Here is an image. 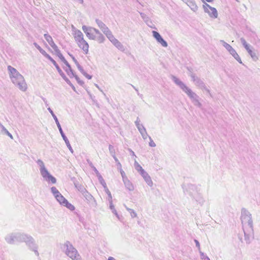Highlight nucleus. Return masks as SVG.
I'll list each match as a JSON object with an SVG mask.
<instances>
[{
	"label": "nucleus",
	"mask_w": 260,
	"mask_h": 260,
	"mask_svg": "<svg viewBox=\"0 0 260 260\" xmlns=\"http://www.w3.org/2000/svg\"><path fill=\"white\" fill-rule=\"evenodd\" d=\"M24 242L26 243V245L31 250L34 251L37 256L39 255V253L38 251V246L36 243L34 239L31 236L26 235Z\"/></svg>",
	"instance_id": "1a4fd4ad"
},
{
	"label": "nucleus",
	"mask_w": 260,
	"mask_h": 260,
	"mask_svg": "<svg viewBox=\"0 0 260 260\" xmlns=\"http://www.w3.org/2000/svg\"><path fill=\"white\" fill-rule=\"evenodd\" d=\"M62 251L72 260H82L77 249L69 241H66L60 247Z\"/></svg>",
	"instance_id": "f03ea898"
},
{
	"label": "nucleus",
	"mask_w": 260,
	"mask_h": 260,
	"mask_svg": "<svg viewBox=\"0 0 260 260\" xmlns=\"http://www.w3.org/2000/svg\"><path fill=\"white\" fill-rule=\"evenodd\" d=\"M241 220L243 229H248V228L253 229V221L251 214L248 210L244 208H243L241 210Z\"/></svg>",
	"instance_id": "423d86ee"
},
{
	"label": "nucleus",
	"mask_w": 260,
	"mask_h": 260,
	"mask_svg": "<svg viewBox=\"0 0 260 260\" xmlns=\"http://www.w3.org/2000/svg\"><path fill=\"white\" fill-rule=\"evenodd\" d=\"M93 171L94 172L97 174V176H99L100 174L99 171L97 170V169L94 167L93 168Z\"/></svg>",
	"instance_id": "69168bd1"
},
{
	"label": "nucleus",
	"mask_w": 260,
	"mask_h": 260,
	"mask_svg": "<svg viewBox=\"0 0 260 260\" xmlns=\"http://www.w3.org/2000/svg\"><path fill=\"white\" fill-rule=\"evenodd\" d=\"M152 32L153 37L156 39L158 43L160 44L161 46L164 47H167L168 46L167 42L165 40H164V39L157 31L153 30Z\"/></svg>",
	"instance_id": "4468645a"
},
{
	"label": "nucleus",
	"mask_w": 260,
	"mask_h": 260,
	"mask_svg": "<svg viewBox=\"0 0 260 260\" xmlns=\"http://www.w3.org/2000/svg\"><path fill=\"white\" fill-rule=\"evenodd\" d=\"M55 198L61 206L67 200L61 193L57 195V196L55 197Z\"/></svg>",
	"instance_id": "c85d7f7f"
},
{
	"label": "nucleus",
	"mask_w": 260,
	"mask_h": 260,
	"mask_svg": "<svg viewBox=\"0 0 260 260\" xmlns=\"http://www.w3.org/2000/svg\"><path fill=\"white\" fill-rule=\"evenodd\" d=\"M106 30L103 32L107 37L109 39L111 36H113L111 31L109 30V28H105Z\"/></svg>",
	"instance_id": "c03bdc74"
},
{
	"label": "nucleus",
	"mask_w": 260,
	"mask_h": 260,
	"mask_svg": "<svg viewBox=\"0 0 260 260\" xmlns=\"http://www.w3.org/2000/svg\"><path fill=\"white\" fill-rule=\"evenodd\" d=\"M171 78L174 83L178 85L190 99L191 102L199 98V96L191 89L188 87L183 82L174 75L171 76Z\"/></svg>",
	"instance_id": "7ed1b4c3"
},
{
	"label": "nucleus",
	"mask_w": 260,
	"mask_h": 260,
	"mask_svg": "<svg viewBox=\"0 0 260 260\" xmlns=\"http://www.w3.org/2000/svg\"><path fill=\"white\" fill-rule=\"evenodd\" d=\"M108 260H116V259L113 257L110 256L109 257Z\"/></svg>",
	"instance_id": "774afa93"
},
{
	"label": "nucleus",
	"mask_w": 260,
	"mask_h": 260,
	"mask_svg": "<svg viewBox=\"0 0 260 260\" xmlns=\"http://www.w3.org/2000/svg\"><path fill=\"white\" fill-rule=\"evenodd\" d=\"M189 76L191 78V80L197 87L202 90H205L209 93L210 96H212L210 90L206 87L205 83L200 77L196 76V75L193 73H191Z\"/></svg>",
	"instance_id": "6e6552de"
},
{
	"label": "nucleus",
	"mask_w": 260,
	"mask_h": 260,
	"mask_svg": "<svg viewBox=\"0 0 260 260\" xmlns=\"http://www.w3.org/2000/svg\"><path fill=\"white\" fill-rule=\"evenodd\" d=\"M0 135H6L8 136L11 139H13V136L9 131L5 127H3L0 130Z\"/></svg>",
	"instance_id": "473e14b6"
},
{
	"label": "nucleus",
	"mask_w": 260,
	"mask_h": 260,
	"mask_svg": "<svg viewBox=\"0 0 260 260\" xmlns=\"http://www.w3.org/2000/svg\"><path fill=\"white\" fill-rule=\"evenodd\" d=\"M104 189H105V191L106 192V193L108 195V199H107V200L111 201V200H112V195H111V193L110 191H109V190L107 188V187L106 188H104Z\"/></svg>",
	"instance_id": "de8ad7c7"
},
{
	"label": "nucleus",
	"mask_w": 260,
	"mask_h": 260,
	"mask_svg": "<svg viewBox=\"0 0 260 260\" xmlns=\"http://www.w3.org/2000/svg\"><path fill=\"white\" fill-rule=\"evenodd\" d=\"M252 47L250 45L248 47V48H246L245 49L248 52V54L250 55L253 61H256L258 60V56L256 55L255 52H253L252 50Z\"/></svg>",
	"instance_id": "4be33fe9"
},
{
	"label": "nucleus",
	"mask_w": 260,
	"mask_h": 260,
	"mask_svg": "<svg viewBox=\"0 0 260 260\" xmlns=\"http://www.w3.org/2000/svg\"><path fill=\"white\" fill-rule=\"evenodd\" d=\"M37 164L40 167V173L43 178L48 182H51L52 183L55 184L56 182V178L49 173L44 162L41 159H38L37 161Z\"/></svg>",
	"instance_id": "20e7f679"
},
{
	"label": "nucleus",
	"mask_w": 260,
	"mask_h": 260,
	"mask_svg": "<svg viewBox=\"0 0 260 260\" xmlns=\"http://www.w3.org/2000/svg\"><path fill=\"white\" fill-rule=\"evenodd\" d=\"M68 54L71 56V57L72 58V59H73V61L75 62V64L78 62L77 59L72 54H70V53H68Z\"/></svg>",
	"instance_id": "13d9d810"
},
{
	"label": "nucleus",
	"mask_w": 260,
	"mask_h": 260,
	"mask_svg": "<svg viewBox=\"0 0 260 260\" xmlns=\"http://www.w3.org/2000/svg\"><path fill=\"white\" fill-rule=\"evenodd\" d=\"M76 43L78 46L83 50L85 53L87 54L89 48V45L87 42L85 40H83Z\"/></svg>",
	"instance_id": "a211bd4d"
},
{
	"label": "nucleus",
	"mask_w": 260,
	"mask_h": 260,
	"mask_svg": "<svg viewBox=\"0 0 260 260\" xmlns=\"http://www.w3.org/2000/svg\"><path fill=\"white\" fill-rule=\"evenodd\" d=\"M83 75L88 79H91L92 78V76L88 75L86 72H85Z\"/></svg>",
	"instance_id": "052dcab7"
},
{
	"label": "nucleus",
	"mask_w": 260,
	"mask_h": 260,
	"mask_svg": "<svg viewBox=\"0 0 260 260\" xmlns=\"http://www.w3.org/2000/svg\"><path fill=\"white\" fill-rule=\"evenodd\" d=\"M87 161H88V163L89 166L91 168H93L94 167V166L93 165L91 161H90L89 160H87Z\"/></svg>",
	"instance_id": "338daca9"
},
{
	"label": "nucleus",
	"mask_w": 260,
	"mask_h": 260,
	"mask_svg": "<svg viewBox=\"0 0 260 260\" xmlns=\"http://www.w3.org/2000/svg\"><path fill=\"white\" fill-rule=\"evenodd\" d=\"M220 42L222 43V45L230 53L234 49L230 44L225 42L224 41L220 40Z\"/></svg>",
	"instance_id": "2f4dec72"
},
{
	"label": "nucleus",
	"mask_w": 260,
	"mask_h": 260,
	"mask_svg": "<svg viewBox=\"0 0 260 260\" xmlns=\"http://www.w3.org/2000/svg\"><path fill=\"white\" fill-rule=\"evenodd\" d=\"M62 61L66 65L67 68H63V69L67 72L68 76H70V78H72L75 74H74L73 70L71 68L70 64L67 61L66 59L64 60H62Z\"/></svg>",
	"instance_id": "f3484780"
},
{
	"label": "nucleus",
	"mask_w": 260,
	"mask_h": 260,
	"mask_svg": "<svg viewBox=\"0 0 260 260\" xmlns=\"http://www.w3.org/2000/svg\"><path fill=\"white\" fill-rule=\"evenodd\" d=\"M105 39L104 36L98 29V32H96V35L94 40L97 41L99 43H102L105 41Z\"/></svg>",
	"instance_id": "a878e982"
},
{
	"label": "nucleus",
	"mask_w": 260,
	"mask_h": 260,
	"mask_svg": "<svg viewBox=\"0 0 260 260\" xmlns=\"http://www.w3.org/2000/svg\"><path fill=\"white\" fill-rule=\"evenodd\" d=\"M106 30L103 32L107 37L109 39L111 36H113L111 31L109 30V28H105Z\"/></svg>",
	"instance_id": "a18cd8bd"
},
{
	"label": "nucleus",
	"mask_w": 260,
	"mask_h": 260,
	"mask_svg": "<svg viewBox=\"0 0 260 260\" xmlns=\"http://www.w3.org/2000/svg\"><path fill=\"white\" fill-rule=\"evenodd\" d=\"M44 36V38L46 39V40L47 41V42L49 43V44L51 46V47L54 49L56 55L60 59V60L61 61L63 60H64L65 58L63 57L62 54L61 53L60 50L58 48V47L54 43L52 37L49 35H48L47 34H45Z\"/></svg>",
	"instance_id": "9d476101"
},
{
	"label": "nucleus",
	"mask_w": 260,
	"mask_h": 260,
	"mask_svg": "<svg viewBox=\"0 0 260 260\" xmlns=\"http://www.w3.org/2000/svg\"><path fill=\"white\" fill-rule=\"evenodd\" d=\"M144 21L146 24L150 27L154 29H156L155 27V22L153 21L150 17H143Z\"/></svg>",
	"instance_id": "b1692460"
},
{
	"label": "nucleus",
	"mask_w": 260,
	"mask_h": 260,
	"mask_svg": "<svg viewBox=\"0 0 260 260\" xmlns=\"http://www.w3.org/2000/svg\"><path fill=\"white\" fill-rule=\"evenodd\" d=\"M120 174H121V175L122 176V180H124V178H127L125 176L124 172L121 169H120Z\"/></svg>",
	"instance_id": "bf43d9fd"
},
{
	"label": "nucleus",
	"mask_w": 260,
	"mask_h": 260,
	"mask_svg": "<svg viewBox=\"0 0 260 260\" xmlns=\"http://www.w3.org/2000/svg\"><path fill=\"white\" fill-rule=\"evenodd\" d=\"M111 211H112V213H114V214L116 216V217H117L118 218H119V216H118V213H117V211H116V209H113V210H111Z\"/></svg>",
	"instance_id": "680f3d73"
},
{
	"label": "nucleus",
	"mask_w": 260,
	"mask_h": 260,
	"mask_svg": "<svg viewBox=\"0 0 260 260\" xmlns=\"http://www.w3.org/2000/svg\"><path fill=\"white\" fill-rule=\"evenodd\" d=\"M82 30L89 39L94 40L95 37L96 32H98L97 29L92 27L83 25L82 26Z\"/></svg>",
	"instance_id": "9b49d317"
},
{
	"label": "nucleus",
	"mask_w": 260,
	"mask_h": 260,
	"mask_svg": "<svg viewBox=\"0 0 260 260\" xmlns=\"http://www.w3.org/2000/svg\"><path fill=\"white\" fill-rule=\"evenodd\" d=\"M140 119H139V117H137V120H136V121H135V124H136V126H137V128H138V127H141V126H142V125H143V124H140Z\"/></svg>",
	"instance_id": "864d4df0"
},
{
	"label": "nucleus",
	"mask_w": 260,
	"mask_h": 260,
	"mask_svg": "<svg viewBox=\"0 0 260 260\" xmlns=\"http://www.w3.org/2000/svg\"><path fill=\"white\" fill-rule=\"evenodd\" d=\"M34 45L39 50V51L42 49V48L37 43H34Z\"/></svg>",
	"instance_id": "0e129e2a"
},
{
	"label": "nucleus",
	"mask_w": 260,
	"mask_h": 260,
	"mask_svg": "<svg viewBox=\"0 0 260 260\" xmlns=\"http://www.w3.org/2000/svg\"><path fill=\"white\" fill-rule=\"evenodd\" d=\"M194 242L196 243V246L198 248L199 251H201L200 245L199 242L197 240L195 239Z\"/></svg>",
	"instance_id": "4d7b16f0"
},
{
	"label": "nucleus",
	"mask_w": 260,
	"mask_h": 260,
	"mask_svg": "<svg viewBox=\"0 0 260 260\" xmlns=\"http://www.w3.org/2000/svg\"><path fill=\"white\" fill-rule=\"evenodd\" d=\"M183 1L185 2L193 11L196 12L198 10V6L194 0H183Z\"/></svg>",
	"instance_id": "aec40b11"
},
{
	"label": "nucleus",
	"mask_w": 260,
	"mask_h": 260,
	"mask_svg": "<svg viewBox=\"0 0 260 260\" xmlns=\"http://www.w3.org/2000/svg\"><path fill=\"white\" fill-rule=\"evenodd\" d=\"M50 60L52 62V63L54 64V66H55V68L56 69V70H57L58 73L59 74V75L62 77V76H63L64 75H65L63 72L62 71V70L60 69V68H59V66L58 65V64L56 63V62L52 58H51V59H50Z\"/></svg>",
	"instance_id": "c756f323"
},
{
	"label": "nucleus",
	"mask_w": 260,
	"mask_h": 260,
	"mask_svg": "<svg viewBox=\"0 0 260 260\" xmlns=\"http://www.w3.org/2000/svg\"><path fill=\"white\" fill-rule=\"evenodd\" d=\"M140 174L149 186H152L153 185V182L151 177L145 171H142Z\"/></svg>",
	"instance_id": "6ab92c4d"
},
{
	"label": "nucleus",
	"mask_w": 260,
	"mask_h": 260,
	"mask_svg": "<svg viewBox=\"0 0 260 260\" xmlns=\"http://www.w3.org/2000/svg\"><path fill=\"white\" fill-rule=\"evenodd\" d=\"M123 183L125 185V187L129 191H133L134 189V187L131 182L127 178H124L123 180Z\"/></svg>",
	"instance_id": "393cba45"
},
{
	"label": "nucleus",
	"mask_w": 260,
	"mask_h": 260,
	"mask_svg": "<svg viewBox=\"0 0 260 260\" xmlns=\"http://www.w3.org/2000/svg\"><path fill=\"white\" fill-rule=\"evenodd\" d=\"M98 179H99V180L100 183L102 184V185L103 186V187L104 188H106L107 187L106 183L104 179H103V178L102 177V176L101 175H99V176H98Z\"/></svg>",
	"instance_id": "ea45409f"
},
{
	"label": "nucleus",
	"mask_w": 260,
	"mask_h": 260,
	"mask_svg": "<svg viewBox=\"0 0 260 260\" xmlns=\"http://www.w3.org/2000/svg\"><path fill=\"white\" fill-rule=\"evenodd\" d=\"M124 206L126 210L129 213L132 218H135L137 216V213L133 209L128 208L125 205Z\"/></svg>",
	"instance_id": "e433bc0d"
},
{
	"label": "nucleus",
	"mask_w": 260,
	"mask_h": 260,
	"mask_svg": "<svg viewBox=\"0 0 260 260\" xmlns=\"http://www.w3.org/2000/svg\"><path fill=\"white\" fill-rule=\"evenodd\" d=\"M47 109L49 111V112L50 113L51 115L52 116L53 119H54V120L55 121V123H56V125L57 126V127H58V128L59 129V132L60 133V135H61L62 139L64 141L67 146L69 148V149L70 151V152L72 153H73L74 150H73L71 145H70V142H69L68 139L66 136L65 134H64V133H63V132L62 131V128L61 127V125H60V123L59 122V121H58L56 116L54 114L53 111L51 110V109L50 107H48L47 108Z\"/></svg>",
	"instance_id": "0eeeda50"
},
{
	"label": "nucleus",
	"mask_w": 260,
	"mask_h": 260,
	"mask_svg": "<svg viewBox=\"0 0 260 260\" xmlns=\"http://www.w3.org/2000/svg\"><path fill=\"white\" fill-rule=\"evenodd\" d=\"M73 77H75V79L76 80L77 82L79 84H80V85H83L84 84V82L81 80L77 75H75Z\"/></svg>",
	"instance_id": "8fccbe9b"
},
{
	"label": "nucleus",
	"mask_w": 260,
	"mask_h": 260,
	"mask_svg": "<svg viewBox=\"0 0 260 260\" xmlns=\"http://www.w3.org/2000/svg\"><path fill=\"white\" fill-rule=\"evenodd\" d=\"M64 80V81L67 82V83L68 84H69L71 87V88H72V89L76 92V88L73 85V84L71 82V81H70V80L66 77V76L65 75H64L63 76H62V77H61Z\"/></svg>",
	"instance_id": "c9c22d12"
},
{
	"label": "nucleus",
	"mask_w": 260,
	"mask_h": 260,
	"mask_svg": "<svg viewBox=\"0 0 260 260\" xmlns=\"http://www.w3.org/2000/svg\"><path fill=\"white\" fill-rule=\"evenodd\" d=\"M51 191L54 196V197H56L57 195L60 193V192L55 186H53L51 188Z\"/></svg>",
	"instance_id": "4c0bfd02"
},
{
	"label": "nucleus",
	"mask_w": 260,
	"mask_h": 260,
	"mask_svg": "<svg viewBox=\"0 0 260 260\" xmlns=\"http://www.w3.org/2000/svg\"><path fill=\"white\" fill-rule=\"evenodd\" d=\"M240 41L242 44L243 45V47L245 48V49L246 48H248V47L250 46V45L246 42V40L243 38H241L240 39Z\"/></svg>",
	"instance_id": "37998d69"
},
{
	"label": "nucleus",
	"mask_w": 260,
	"mask_h": 260,
	"mask_svg": "<svg viewBox=\"0 0 260 260\" xmlns=\"http://www.w3.org/2000/svg\"><path fill=\"white\" fill-rule=\"evenodd\" d=\"M203 7L204 9V11L208 13L210 16H212V15H213V16H217V11L215 8L211 7L210 6H209L208 4L206 3H205V4L203 5Z\"/></svg>",
	"instance_id": "2eb2a0df"
},
{
	"label": "nucleus",
	"mask_w": 260,
	"mask_h": 260,
	"mask_svg": "<svg viewBox=\"0 0 260 260\" xmlns=\"http://www.w3.org/2000/svg\"><path fill=\"white\" fill-rule=\"evenodd\" d=\"M75 186H76V188L78 189V190L79 191H80L82 193V194H83V191H82V190L83 189H85V188L83 186H82L81 185L77 186V185H76Z\"/></svg>",
	"instance_id": "6e6d98bb"
},
{
	"label": "nucleus",
	"mask_w": 260,
	"mask_h": 260,
	"mask_svg": "<svg viewBox=\"0 0 260 260\" xmlns=\"http://www.w3.org/2000/svg\"><path fill=\"white\" fill-rule=\"evenodd\" d=\"M82 191H83L82 195L87 200V202L92 206L95 207L96 203L93 196L86 189H83Z\"/></svg>",
	"instance_id": "f8f14e48"
},
{
	"label": "nucleus",
	"mask_w": 260,
	"mask_h": 260,
	"mask_svg": "<svg viewBox=\"0 0 260 260\" xmlns=\"http://www.w3.org/2000/svg\"><path fill=\"white\" fill-rule=\"evenodd\" d=\"M184 191H186L189 194L190 196L192 197L193 195L198 192V190L197 187L191 184H188L187 186V188L185 189Z\"/></svg>",
	"instance_id": "dca6fc26"
},
{
	"label": "nucleus",
	"mask_w": 260,
	"mask_h": 260,
	"mask_svg": "<svg viewBox=\"0 0 260 260\" xmlns=\"http://www.w3.org/2000/svg\"><path fill=\"white\" fill-rule=\"evenodd\" d=\"M199 252L200 254V256H201V259H204V260H210V258L208 257V256H207L206 254H205L204 253H203L201 251H200Z\"/></svg>",
	"instance_id": "09e8293b"
},
{
	"label": "nucleus",
	"mask_w": 260,
	"mask_h": 260,
	"mask_svg": "<svg viewBox=\"0 0 260 260\" xmlns=\"http://www.w3.org/2000/svg\"><path fill=\"white\" fill-rule=\"evenodd\" d=\"M26 235L24 233H12L6 236L5 240L10 244H15L24 242Z\"/></svg>",
	"instance_id": "39448f33"
},
{
	"label": "nucleus",
	"mask_w": 260,
	"mask_h": 260,
	"mask_svg": "<svg viewBox=\"0 0 260 260\" xmlns=\"http://www.w3.org/2000/svg\"><path fill=\"white\" fill-rule=\"evenodd\" d=\"M74 38L76 42L84 40L82 32L79 30L75 31Z\"/></svg>",
	"instance_id": "5701e85b"
},
{
	"label": "nucleus",
	"mask_w": 260,
	"mask_h": 260,
	"mask_svg": "<svg viewBox=\"0 0 260 260\" xmlns=\"http://www.w3.org/2000/svg\"><path fill=\"white\" fill-rule=\"evenodd\" d=\"M62 206L67 207L71 211H74L75 209V207L72 204L70 203L68 200H67Z\"/></svg>",
	"instance_id": "f704fd0d"
},
{
	"label": "nucleus",
	"mask_w": 260,
	"mask_h": 260,
	"mask_svg": "<svg viewBox=\"0 0 260 260\" xmlns=\"http://www.w3.org/2000/svg\"><path fill=\"white\" fill-rule=\"evenodd\" d=\"M76 65L77 66L78 70L80 71V72L83 74L85 72L84 71V69H83V68L80 65V64L79 63V62H77V63H76Z\"/></svg>",
	"instance_id": "3c124183"
},
{
	"label": "nucleus",
	"mask_w": 260,
	"mask_h": 260,
	"mask_svg": "<svg viewBox=\"0 0 260 260\" xmlns=\"http://www.w3.org/2000/svg\"><path fill=\"white\" fill-rule=\"evenodd\" d=\"M96 22L98 25L99 27L102 29L103 32H104L105 30H106L105 28H108L103 22H102L98 19H96Z\"/></svg>",
	"instance_id": "72a5a7b5"
},
{
	"label": "nucleus",
	"mask_w": 260,
	"mask_h": 260,
	"mask_svg": "<svg viewBox=\"0 0 260 260\" xmlns=\"http://www.w3.org/2000/svg\"><path fill=\"white\" fill-rule=\"evenodd\" d=\"M137 128L138 129L143 139L146 140L149 136L148 135L144 126L142 125L141 127H138Z\"/></svg>",
	"instance_id": "bb28decb"
},
{
	"label": "nucleus",
	"mask_w": 260,
	"mask_h": 260,
	"mask_svg": "<svg viewBox=\"0 0 260 260\" xmlns=\"http://www.w3.org/2000/svg\"><path fill=\"white\" fill-rule=\"evenodd\" d=\"M8 70L12 83L20 90L25 91L27 86L23 76L11 66H8Z\"/></svg>",
	"instance_id": "f257e3e1"
},
{
	"label": "nucleus",
	"mask_w": 260,
	"mask_h": 260,
	"mask_svg": "<svg viewBox=\"0 0 260 260\" xmlns=\"http://www.w3.org/2000/svg\"><path fill=\"white\" fill-rule=\"evenodd\" d=\"M40 52L45 57H46L47 58H48L49 60L51 59V57L50 55H49L47 52L43 50L42 48L39 50Z\"/></svg>",
	"instance_id": "79ce46f5"
},
{
	"label": "nucleus",
	"mask_w": 260,
	"mask_h": 260,
	"mask_svg": "<svg viewBox=\"0 0 260 260\" xmlns=\"http://www.w3.org/2000/svg\"><path fill=\"white\" fill-rule=\"evenodd\" d=\"M230 54L233 56V57L240 64H243L242 61L241 59L238 54L237 53L236 51L234 49Z\"/></svg>",
	"instance_id": "7c9ffc66"
},
{
	"label": "nucleus",
	"mask_w": 260,
	"mask_h": 260,
	"mask_svg": "<svg viewBox=\"0 0 260 260\" xmlns=\"http://www.w3.org/2000/svg\"><path fill=\"white\" fill-rule=\"evenodd\" d=\"M148 137H149V140H150V142L149 143V145L150 146V147H154L156 146V144L155 143L153 142V141L152 140V139H151V138L150 137V136H148Z\"/></svg>",
	"instance_id": "603ef678"
},
{
	"label": "nucleus",
	"mask_w": 260,
	"mask_h": 260,
	"mask_svg": "<svg viewBox=\"0 0 260 260\" xmlns=\"http://www.w3.org/2000/svg\"><path fill=\"white\" fill-rule=\"evenodd\" d=\"M245 240L247 244L251 242V239L253 238V229L248 228V229H243Z\"/></svg>",
	"instance_id": "ddd939ff"
},
{
	"label": "nucleus",
	"mask_w": 260,
	"mask_h": 260,
	"mask_svg": "<svg viewBox=\"0 0 260 260\" xmlns=\"http://www.w3.org/2000/svg\"><path fill=\"white\" fill-rule=\"evenodd\" d=\"M109 149L110 153L112 156L115 155V149L112 145H109Z\"/></svg>",
	"instance_id": "49530a36"
},
{
	"label": "nucleus",
	"mask_w": 260,
	"mask_h": 260,
	"mask_svg": "<svg viewBox=\"0 0 260 260\" xmlns=\"http://www.w3.org/2000/svg\"><path fill=\"white\" fill-rule=\"evenodd\" d=\"M108 201L109 203L110 209L111 210H113V209H115L114 206L113 205V204L112 203V200H111V201L110 200H108Z\"/></svg>",
	"instance_id": "5fc2aeb1"
},
{
	"label": "nucleus",
	"mask_w": 260,
	"mask_h": 260,
	"mask_svg": "<svg viewBox=\"0 0 260 260\" xmlns=\"http://www.w3.org/2000/svg\"><path fill=\"white\" fill-rule=\"evenodd\" d=\"M112 44L120 51H124V47L117 39L114 40V42L112 43Z\"/></svg>",
	"instance_id": "cd10ccee"
},
{
	"label": "nucleus",
	"mask_w": 260,
	"mask_h": 260,
	"mask_svg": "<svg viewBox=\"0 0 260 260\" xmlns=\"http://www.w3.org/2000/svg\"><path fill=\"white\" fill-rule=\"evenodd\" d=\"M200 98H198L196 100H194L192 103L193 104V105L200 108H201L202 107V105L200 102Z\"/></svg>",
	"instance_id": "58836bf2"
},
{
	"label": "nucleus",
	"mask_w": 260,
	"mask_h": 260,
	"mask_svg": "<svg viewBox=\"0 0 260 260\" xmlns=\"http://www.w3.org/2000/svg\"><path fill=\"white\" fill-rule=\"evenodd\" d=\"M108 39L112 43L114 42V40H115L116 39L113 35V36H111V37H110Z\"/></svg>",
	"instance_id": "e2e57ef3"
},
{
	"label": "nucleus",
	"mask_w": 260,
	"mask_h": 260,
	"mask_svg": "<svg viewBox=\"0 0 260 260\" xmlns=\"http://www.w3.org/2000/svg\"><path fill=\"white\" fill-rule=\"evenodd\" d=\"M191 197L201 205H202L204 203V200L202 194L199 191L197 192L195 195L194 194L193 196H192Z\"/></svg>",
	"instance_id": "412c9836"
},
{
	"label": "nucleus",
	"mask_w": 260,
	"mask_h": 260,
	"mask_svg": "<svg viewBox=\"0 0 260 260\" xmlns=\"http://www.w3.org/2000/svg\"><path fill=\"white\" fill-rule=\"evenodd\" d=\"M135 168L136 170L140 173V174L142 172V171H145L142 167L137 162H135Z\"/></svg>",
	"instance_id": "a19ab883"
}]
</instances>
